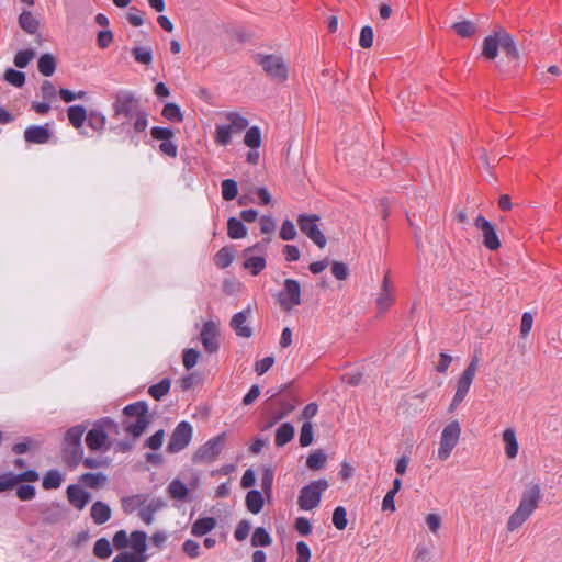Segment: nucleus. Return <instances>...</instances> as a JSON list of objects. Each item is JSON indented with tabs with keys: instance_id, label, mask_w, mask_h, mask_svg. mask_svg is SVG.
I'll return each instance as SVG.
<instances>
[{
	"instance_id": "1",
	"label": "nucleus",
	"mask_w": 562,
	"mask_h": 562,
	"mask_svg": "<svg viewBox=\"0 0 562 562\" xmlns=\"http://www.w3.org/2000/svg\"><path fill=\"white\" fill-rule=\"evenodd\" d=\"M112 110V119L119 125L126 126L135 119L136 130L148 127L149 113L142 109L139 99L131 90L121 89L113 94Z\"/></svg>"
},
{
	"instance_id": "2",
	"label": "nucleus",
	"mask_w": 562,
	"mask_h": 562,
	"mask_svg": "<svg viewBox=\"0 0 562 562\" xmlns=\"http://www.w3.org/2000/svg\"><path fill=\"white\" fill-rule=\"evenodd\" d=\"M540 501L541 488L539 484H529L521 494L518 507L508 518L507 530L515 531L527 521L537 509Z\"/></svg>"
},
{
	"instance_id": "3",
	"label": "nucleus",
	"mask_w": 562,
	"mask_h": 562,
	"mask_svg": "<svg viewBox=\"0 0 562 562\" xmlns=\"http://www.w3.org/2000/svg\"><path fill=\"white\" fill-rule=\"evenodd\" d=\"M119 425L109 417L101 418L93 424V427L86 435V445L92 451H109L112 443L109 435H117Z\"/></svg>"
},
{
	"instance_id": "4",
	"label": "nucleus",
	"mask_w": 562,
	"mask_h": 562,
	"mask_svg": "<svg viewBox=\"0 0 562 562\" xmlns=\"http://www.w3.org/2000/svg\"><path fill=\"white\" fill-rule=\"evenodd\" d=\"M225 117L228 124H217L215 126L214 140L220 146L231 144L233 134H238L248 126V120L237 112H228Z\"/></svg>"
},
{
	"instance_id": "5",
	"label": "nucleus",
	"mask_w": 562,
	"mask_h": 562,
	"mask_svg": "<svg viewBox=\"0 0 562 562\" xmlns=\"http://www.w3.org/2000/svg\"><path fill=\"white\" fill-rule=\"evenodd\" d=\"M255 63L261 66L267 76L277 82L288 79L289 67L283 57L274 54H256Z\"/></svg>"
},
{
	"instance_id": "6",
	"label": "nucleus",
	"mask_w": 562,
	"mask_h": 562,
	"mask_svg": "<svg viewBox=\"0 0 562 562\" xmlns=\"http://www.w3.org/2000/svg\"><path fill=\"white\" fill-rule=\"evenodd\" d=\"M329 483L325 479L312 481L303 486L297 498L299 507L302 510H312L316 508L322 498V494L328 488Z\"/></svg>"
},
{
	"instance_id": "7",
	"label": "nucleus",
	"mask_w": 562,
	"mask_h": 562,
	"mask_svg": "<svg viewBox=\"0 0 562 562\" xmlns=\"http://www.w3.org/2000/svg\"><path fill=\"white\" fill-rule=\"evenodd\" d=\"M226 434L222 432L202 445L193 454L192 461L194 463H212L217 459L223 450Z\"/></svg>"
},
{
	"instance_id": "8",
	"label": "nucleus",
	"mask_w": 562,
	"mask_h": 562,
	"mask_svg": "<svg viewBox=\"0 0 562 562\" xmlns=\"http://www.w3.org/2000/svg\"><path fill=\"white\" fill-rule=\"evenodd\" d=\"M461 435V427L457 420L449 423L442 430L440 437V443L438 448V459L441 461L447 460L454 447L459 442V438Z\"/></svg>"
},
{
	"instance_id": "9",
	"label": "nucleus",
	"mask_w": 562,
	"mask_h": 562,
	"mask_svg": "<svg viewBox=\"0 0 562 562\" xmlns=\"http://www.w3.org/2000/svg\"><path fill=\"white\" fill-rule=\"evenodd\" d=\"M277 301L282 310L289 312L301 304V285L297 280L285 279Z\"/></svg>"
},
{
	"instance_id": "10",
	"label": "nucleus",
	"mask_w": 562,
	"mask_h": 562,
	"mask_svg": "<svg viewBox=\"0 0 562 562\" xmlns=\"http://www.w3.org/2000/svg\"><path fill=\"white\" fill-rule=\"evenodd\" d=\"M193 428L190 423L182 420L173 429L169 442L167 445V451L169 453H177L182 451L189 446L192 440Z\"/></svg>"
},
{
	"instance_id": "11",
	"label": "nucleus",
	"mask_w": 562,
	"mask_h": 562,
	"mask_svg": "<svg viewBox=\"0 0 562 562\" xmlns=\"http://www.w3.org/2000/svg\"><path fill=\"white\" fill-rule=\"evenodd\" d=\"M318 221L319 216L316 214H300L297 217V225L303 234L313 240L319 248H324L327 240L317 225Z\"/></svg>"
},
{
	"instance_id": "12",
	"label": "nucleus",
	"mask_w": 562,
	"mask_h": 562,
	"mask_svg": "<svg viewBox=\"0 0 562 562\" xmlns=\"http://www.w3.org/2000/svg\"><path fill=\"white\" fill-rule=\"evenodd\" d=\"M220 330L214 321H206L201 328L200 340L204 351L212 355L220 349Z\"/></svg>"
},
{
	"instance_id": "13",
	"label": "nucleus",
	"mask_w": 562,
	"mask_h": 562,
	"mask_svg": "<svg viewBox=\"0 0 562 562\" xmlns=\"http://www.w3.org/2000/svg\"><path fill=\"white\" fill-rule=\"evenodd\" d=\"M475 227L481 231L483 237V245L488 250H497L501 247V240L496 233L495 226L486 220L483 215H477L474 221Z\"/></svg>"
},
{
	"instance_id": "14",
	"label": "nucleus",
	"mask_w": 562,
	"mask_h": 562,
	"mask_svg": "<svg viewBox=\"0 0 562 562\" xmlns=\"http://www.w3.org/2000/svg\"><path fill=\"white\" fill-rule=\"evenodd\" d=\"M41 521L45 525H56L65 518V509L60 503L49 502L37 505Z\"/></svg>"
},
{
	"instance_id": "15",
	"label": "nucleus",
	"mask_w": 562,
	"mask_h": 562,
	"mask_svg": "<svg viewBox=\"0 0 562 562\" xmlns=\"http://www.w3.org/2000/svg\"><path fill=\"white\" fill-rule=\"evenodd\" d=\"M250 316V306H247L245 310L233 315L229 326L238 337L250 338L252 336V329L248 325V319Z\"/></svg>"
},
{
	"instance_id": "16",
	"label": "nucleus",
	"mask_w": 562,
	"mask_h": 562,
	"mask_svg": "<svg viewBox=\"0 0 562 562\" xmlns=\"http://www.w3.org/2000/svg\"><path fill=\"white\" fill-rule=\"evenodd\" d=\"M394 300V286L389 274H385L381 284L380 293L376 297L378 311L380 313L386 312L393 304Z\"/></svg>"
},
{
	"instance_id": "17",
	"label": "nucleus",
	"mask_w": 562,
	"mask_h": 562,
	"mask_svg": "<svg viewBox=\"0 0 562 562\" xmlns=\"http://www.w3.org/2000/svg\"><path fill=\"white\" fill-rule=\"evenodd\" d=\"M66 494L68 502L78 510H82L91 501V494L78 484H70Z\"/></svg>"
},
{
	"instance_id": "18",
	"label": "nucleus",
	"mask_w": 562,
	"mask_h": 562,
	"mask_svg": "<svg viewBox=\"0 0 562 562\" xmlns=\"http://www.w3.org/2000/svg\"><path fill=\"white\" fill-rule=\"evenodd\" d=\"M52 137V132L46 125H30L24 131V139L31 144H46Z\"/></svg>"
},
{
	"instance_id": "19",
	"label": "nucleus",
	"mask_w": 562,
	"mask_h": 562,
	"mask_svg": "<svg viewBox=\"0 0 562 562\" xmlns=\"http://www.w3.org/2000/svg\"><path fill=\"white\" fill-rule=\"evenodd\" d=\"M502 33H504V30L497 31L484 38L482 55L486 59L494 60L497 57L498 49L501 48Z\"/></svg>"
},
{
	"instance_id": "20",
	"label": "nucleus",
	"mask_w": 562,
	"mask_h": 562,
	"mask_svg": "<svg viewBox=\"0 0 562 562\" xmlns=\"http://www.w3.org/2000/svg\"><path fill=\"white\" fill-rule=\"evenodd\" d=\"M63 461L69 468H76L83 458L82 445H63Z\"/></svg>"
},
{
	"instance_id": "21",
	"label": "nucleus",
	"mask_w": 562,
	"mask_h": 562,
	"mask_svg": "<svg viewBox=\"0 0 562 562\" xmlns=\"http://www.w3.org/2000/svg\"><path fill=\"white\" fill-rule=\"evenodd\" d=\"M165 506L166 503L161 498H154L139 509L138 516L143 522H145L146 525H151L154 521L155 514Z\"/></svg>"
},
{
	"instance_id": "22",
	"label": "nucleus",
	"mask_w": 562,
	"mask_h": 562,
	"mask_svg": "<svg viewBox=\"0 0 562 562\" xmlns=\"http://www.w3.org/2000/svg\"><path fill=\"white\" fill-rule=\"evenodd\" d=\"M148 501L147 494H134L121 498L122 509L125 514H132L140 509Z\"/></svg>"
},
{
	"instance_id": "23",
	"label": "nucleus",
	"mask_w": 562,
	"mask_h": 562,
	"mask_svg": "<svg viewBox=\"0 0 562 562\" xmlns=\"http://www.w3.org/2000/svg\"><path fill=\"white\" fill-rule=\"evenodd\" d=\"M130 547L135 551L137 557H148L147 550V535L145 531L135 530L130 535Z\"/></svg>"
},
{
	"instance_id": "24",
	"label": "nucleus",
	"mask_w": 562,
	"mask_h": 562,
	"mask_svg": "<svg viewBox=\"0 0 562 562\" xmlns=\"http://www.w3.org/2000/svg\"><path fill=\"white\" fill-rule=\"evenodd\" d=\"M149 422V417L125 419L123 422V428L127 434L138 438L148 427Z\"/></svg>"
},
{
	"instance_id": "25",
	"label": "nucleus",
	"mask_w": 562,
	"mask_h": 562,
	"mask_svg": "<svg viewBox=\"0 0 562 562\" xmlns=\"http://www.w3.org/2000/svg\"><path fill=\"white\" fill-rule=\"evenodd\" d=\"M216 519L214 517H200L191 526V535L194 537H202L216 527Z\"/></svg>"
},
{
	"instance_id": "26",
	"label": "nucleus",
	"mask_w": 562,
	"mask_h": 562,
	"mask_svg": "<svg viewBox=\"0 0 562 562\" xmlns=\"http://www.w3.org/2000/svg\"><path fill=\"white\" fill-rule=\"evenodd\" d=\"M295 429L291 423L281 424L276 430L274 445L277 447L285 446L293 439Z\"/></svg>"
},
{
	"instance_id": "27",
	"label": "nucleus",
	"mask_w": 562,
	"mask_h": 562,
	"mask_svg": "<svg viewBox=\"0 0 562 562\" xmlns=\"http://www.w3.org/2000/svg\"><path fill=\"white\" fill-rule=\"evenodd\" d=\"M91 517L97 525H103L111 518V508L108 504L98 501L91 506Z\"/></svg>"
},
{
	"instance_id": "28",
	"label": "nucleus",
	"mask_w": 562,
	"mask_h": 562,
	"mask_svg": "<svg viewBox=\"0 0 562 562\" xmlns=\"http://www.w3.org/2000/svg\"><path fill=\"white\" fill-rule=\"evenodd\" d=\"M123 413L126 419L149 417L148 406L144 401L128 404L127 406L124 407Z\"/></svg>"
},
{
	"instance_id": "29",
	"label": "nucleus",
	"mask_w": 562,
	"mask_h": 562,
	"mask_svg": "<svg viewBox=\"0 0 562 562\" xmlns=\"http://www.w3.org/2000/svg\"><path fill=\"white\" fill-rule=\"evenodd\" d=\"M501 49L505 53V56L509 61H513L516 64V61L518 60L519 54L516 48L514 38L505 31H504V33H502Z\"/></svg>"
},
{
	"instance_id": "30",
	"label": "nucleus",
	"mask_w": 562,
	"mask_h": 562,
	"mask_svg": "<svg viewBox=\"0 0 562 562\" xmlns=\"http://www.w3.org/2000/svg\"><path fill=\"white\" fill-rule=\"evenodd\" d=\"M503 441L505 443V453L508 458H515L518 453V441L516 432L512 428H507L503 432Z\"/></svg>"
},
{
	"instance_id": "31",
	"label": "nucleus",
	"mask_w": 562,
	"mask_h": 562,
	"mask_svg": "<svg viewBox=\"0 0 562 562\" xmlns=\"http://www.w3.org/2000/svg\"><path fill=\"white\" fill-rule=\"evenodd\" d=\"M168 493L172 499L184 501L189 496L188 486L179 479L172 480L168 485Z\"/></svg>"
},
{
	"instance_id": "32",
	"label": "nucleus",
	"mask_w": 562,
	"mask_h": 562,
	"mask_svg": "<svg viewBox=\"0 0 562 562\" xmlns=\"http://www.w3.org/2000/svg\"><path fill=\"white\" fill-rule=\"evenodd\" d=\"M263 496L260 491L251 490L246 495V507L252 514H259L263 508Z\"/></svg>"
},
{
	"instance_id": "33",
	"label": "nucleus",
	"mask_w": 562,
	"mask_h": 562,
	"mask_svg": "<svg viewBox=\"0 0 562 562\" xmlns=\"http://www.w3.org/2000/svg\"><path fill=\"white\" fill-rule=\"evenodd\" d=\"M63 482L64 475L59 470L53 469L44 474L42 485L44 490H57L61 486Z\"/></svg>"
},
{
	"instance_id": "34",
	"label": "nucleus",
	"mask_w": 562,
	"mask_h": 562,
	"mask_svg": "<svg viewBox=\"0 0 562 562\" xmlns=\"http://www.w3.org/2000/svg\"><path fill=\"white\" fill-rule=\"evenodd\" d=\"M67 116L74 127L80 128L87 120V111L82 105H71L67 109Z\"/></svg>"
},
{
	"instance_id": "35",
	"label": "nucleus",
	"mask_w": 562,
	"mask_h": 562,
	"mask_svg": "<svg viewBox=\"0 0 562 562\" xmlns=\"http://www.w3.org/2000/svg\"><path fill=\"white\" fill-rule=\"evenodd\" d=\"M244 268L249 270L252 276L259 274L266 268V258L260 256L247 255L244 256Z\"/></svg>"
},
{
	"instance_id": "36",
	"label": "nucleus",
	"mask_w": 562,
	"mask_h": 562,
	"mask_svg": "<svg viewBox=\"0 0 562 562\" xmlns=\"http://www.w3.org/2000/svg\"><path fill=\"white\" fill-rule=\"evenodd\" d=\"M19 25L29 34H35L38 30V21L30 11H23L19 16Z\"/></svg>"
},
{
	"instance_id": "37",
	"label": "nucleus",
	"mask_w": 562,
	"mask_h": 562,
	"mask_svg": "<svg viewBox=\"0 0 562 562\" xmlns=\"http://www.w3.org/2000/svg\"><path fill=\"white\" fill-rule=\"evenodd\" d=\"M227 235L232 239L244 238L247 235V228L240 220L229 217L227 221Z\"/></svg>"
},
{
	"instance_id": "38",
	"label": "nucleus",
	"mask_w": 562,
	"mask_h": 562,
	"mask_svg": "<svg viewBox=\"0 0 562 562\" xmlns=\"http://www.w3.org/2000/svg\"><path fill=\"white\" fill-rule=\"evenodd\" d=\"M473 381L460 376L457 390L451 402V407H457L467 396Z\"/></svg>"
},
{
	"instance_id": "39",
	"label": "nucleus",
	"mask_w": 562,
	"mask_h": 562,
	"mask_svg": "<svg viewBox=\"0 0 562 562\" xmlns=\"http://www.w3.org/2000/svg\"><path fill=\"white\" fill-rule=\"evenodd\" d=\"M161 115L172 123H180L183 121V114L180 106L173 102H169L164 105Z\"/></svg>"
},
{
	"instance_id": "40",
	"label": "nucleus",
	"mask_w": 562,
	"mask_h": 562,
	"mask_svg": "<svg viewBox=\"0 0 562 562\" xmlns=\"http://www.w3.org/2000/svg\"><path fill=\"white\" fill-rule=\"evenodd\" d=\"M37 67L43 76L49 77L55 72L56 60L52 54H44L40 57Z\"/></svg>"
},
{
	"instance_id": "41",
	"label": "nucleus",
	"mask_w": 562,
	"mask_h": 562,
	"mask_svg": "<svg viewBox=\"0 0 562 562\" xmlns=\"http://www.w3.org/2000/svg\"><path fill=\"white\" fill-rule=\"evenodd\" d=\"M79 481L87 487L98 488L106 483V476L103 473H85Z\"/></svg>"
},
{
	"instance_id": "42",
	"label": "nucleus",
	"mask_w": 562,
	"mask_h": 562,
	"mask_svg": "<svg viewBox=\"0 0 562 562\" xmlns=\"http://www.w3.org/2000/svg\"><path fill=\"white\" fill-rule=\"evenodd\" d=\"M132 55L138 64L148 66L153 63V49L149 46H136L132 49Z\"/></svg>"
},
{
	"instance_id": "43",
	"label": "nucleus",
	"mask_w": 562,
	"mask_h": 562,
	"mask_svg": "<svg viewBox=\"0 0 562 562\" xmlns=\"http://www.w3.org/2000/svg\"><path fill=\"white\" fill-rule=\"evenodd\" d=\"M171 381L168 378L162 379L158 383L149 386L148 393L151 397L159 401L161 400L170 390Z\"/></svg>"
},
{
	"instance_id": "44",
	"label": "nucleus",
	"mask_w": 562,
	"mask_h": 562,
	"mask_svg": "<svg viewBox=\"0 0 562 562\" xmlns=\"http://www.w3.org/2000/svg\"><path fill=\"white\" fill-rule=\"evenodd\" d=\"M234 260V251L229 247L221 248L214 257V262L217 267L227 268Z\"/></svg>"
},
{
	"instance_id": "45",
	"label": "nucleus",
	"mask_w": 562,
	"mask_h": 562,
	"mask_svg": "<svg viewBox=\"0 0 562 562\" xmlns=\"http://www.w3.org/2000/svg\"><path fill=\"white\" fill-rule=\"evenodd\" d=\"M222 198L232 201L238 195V186L234 179H225L221 183Z\"/></svg>"
},
{
	"instance_id": "46",
	"label": "nucleus",
	"mask_w": 562,
	"mask_h": 562,
	"mask_svg": "<svg viewBox=\"0 0 562 562\" xmlns=\"http://www.w3.org/2000/svg\"><path fill=\"white\" fill-rule=\"evenodd\" d=\"M244 143L251 149H258L261 145V132L258 126H251L246 131Z\"/></svg>"
},
{
	"instance_id": "47",
	"label": "nucleus",
	"mask_w": 562,
	"mask_h": 562,
	"mask_svg": "<svg viewBox=\"0 0 562 562\" xmlns=\"http://www.w3.org/2000/svg\"><path fill=\"white\" fill-rule=\"evenodd\" d=\"M86 431L83 425H77L69 428L64 438V445H81L82 435Z\"/></svg>"
},
{
	"instance_id": "48",
	"label": "nucleus",
	"mask_w": 562,
	"mask_h": 562,
	"mask_svg": "<svg viewBox=\"0 0 562 562\" xmlns=\"http://www.w3.org/2000/svg\"><path fill=\"white\" fill-rule=\"evenodd\" d=\"M272 542V539L268 531L263 527H258L255 529L251 536V546L252 547H268Z\"/></svg>"
},
{
	"instance_id": "49",
	"label": "nucleus",
	"mask_w": 562,
	"mask_h": 562,
	"mask_svg": "<svg viewBox=\"0 0 562 562\" xmlns=\"http://www.w3.org/2000/svg\"><path fill=\"white\" fill-rule=\"evenodd\" d=\"M326 454L322 450H315L307 457L306 467L310 470H321L326 464Z\"/></svg>"
},
{
	"instance_id": "50",
	"label": "nucleus",
	"mask_w": 562,
	"mask_h": 562,
	"mask_svg": "<svg viewBox=\"0 0 562 562\" xmlns=\"http://www.w3.org/2000/svg\"><path fill=\"white\" fill-rule=\"evenodd\" d=\"M93 554L99 559H108L112 554V547L106 538H100L93 546Z\"/></svg>"
},
{
	"instance_id": "51",
	"label": "nucleus",
	"mask_w": 562,
	"mask_h": 562,
	"mask_svg": "<svg viewBox=\"0 0 562 562\" xmlns=\"http://www.w3.org/2000/svg\"><path fill=\"white\" fill-rule=\"evenodd\" d=\"M452 29L461 37H470L475 33L476 26L471 21H461L452 25Z\"/></svg>"
},
{
	"instance_id": "52",
	"label": "nucleus",
	"mask_w": 562,
	"mask_h": 562,
	"mask_svg": "<svg viewBox=\"0 0 562 562\" xmlns=\"http://www.w3.org/2000/svg\"><path fill=\"white\" fill-rule=\"evenodd\" d=\"M333 524L338 530L346 529L348 525L347 512L344 506H337L333 513Z\"/></svg>"
},
{
	"instance_id": "53",
	"label": "nucleus",
	"mask_w": 562,
	"mask_h": 562,
	"mask_svg": "<svg viewBox=\"0 0 562 562\" xmlns=\"http://www.w3.org/2000/svg\"><path fill=\"white\" fill-rule=\"evenodd\" d=\"M4 79L14 87H22L25 82V75L20 70L9 68L4 72Z\"/></svg>"
},
{
	"instance_id": "54",
	"label": "nucleus",
	"mask_w": 562,
	"mask_h": 562,
	"mask_svg": "<svg viewBox=\"0 0 562 562\" xmlns=\"http://www.w3.org/2000/svg\"><path fill=\"white\" fill-rule=\"evenodd\" d=\"M299 441L302 447H308L313 442V424L311 422L307 420L302 425Z\"/></svg>"
},
{
	"instance_id": "55",
	"label": "nucleus",
	"mask_w": 562,
	"mask_h": 562,
	"mask_svg": "<svg viewBox=\"0 0 562 562\" xmlns=\"http://www.w3.org/2000/svg\"><path fill=\"white\" fill-rule=\"evenodd\" d=\"M151 137L156 140L167 142L173 138L175 133L169 127L154 126L150 131Z\"/></svg>"
},
{
	"instance_id": "56",
	"label": "nucleus",
	"mask_w": 562,
	"mask_h": 562,
	"mask_svg": "<svg viewBox=\"0 0 562 562\" xmlns=\"http://www.w3.org/2000/svg\"><path fill=\"white\" fill-rule=\"evenodd\" d=\"M296 237V229L292 221H283L280 229V238L282 240H293Z\"/></svg>"
},
{
	"instance_id": "57",
	"label": "nucleus",
	"mask_w": 562,
	"mask_h": 562,
	"mask_svg": "<svg viewBox=\"0 0 562 562\" xmlns=\"http://www.w3.org/2000/svg\"><path fill=\"white\" fill-rule=\"evenodd\" d=\"M274 473L270 468H265L261 475V488L266 495H270L272 492Z\"/></svg>"
},
{
	"instance_id": "58",
	"label": "nucleus",
	"mask_w": 562,
	"mask_h": 562,
	"mask_svg": "<svg viewBox=\"0 0 562 562\" xmlns=\"http://www.w3.org/2000/svg\"><path fill=\"white\" fill-rule=\"evenodd\" d=\"M33 57L34 52L32 49L19 50L14 56V65L18 68H25Z\"/></svg>"
},
{
	"instance_id": "59",
	"label": "nucleus",
	"mask_w": 562,
	"mask_h": 562,
	"mask_svg": "<svg viewBox=\"0 0 562 562\" xmlns=\"http://www.w3.org/2000/svg\"><path fill=\"white\" fill-rule=\"evenodd\" d=\"M88 119V125L94 131H102L105 127L106 119L102 113L91 112Z\"/></svg>"
},
{
	"instance_id": "60",
	"label": "nucleus",
	"mask_w": 562,
	"mask_h": 562,
	"mask_svg": "<svg viewBox=\"0 0 562 562\" xmlns=\"http://www.w3.org/2000/svg\"><path fill=\"white\" fill-rule=\"evenodd\" d=\"M199 357H200V353L198 350H195L193 348L186 349L183 351V358H182L184 368L187 370L192 369L196 364Z\"/></svg>"
},
{
	"instance_id": "61",
	"label": "nucleus",
	"mask_w": 562,
	"mask_h": 562,
	"mask_svg": "<svg viewBox=\"0 0 562 562\" xmlns=\"http://www.w3.org/2000/svg\"><path fill=\"white\" fill-rule=\"evenodd\" d=\"M373 37L372 27L369 25L363 26L360 32L359 45L362 48H370L373 44Z\"/></svg>"
},
{
	"instance_id": "62",
	"label": "nucleus",
	"mask_w": 562,
	"mask_h": 562,
	"mask_svg": "<svg viewBox=\"0 0 562 562\" xmlns=\"http://www.w3.org/2000/svg\"><path fill=\"white\" fill-rule=\"evenodd\" d=\"M36 490L33 485L23 484L16 487V496L21 501H31L35 497Z\"/></svg>"
},
{
	"instance_id": "63",
	"label": "nucleus",
	"mask_w": 562,
	"mask_h": 562,
	"mask_svg": "<svg viewBox=\"0 0 562 562\" xmlns=\"http://www.w3.org/2000/svg\"><path fill=\"white\" fill-rule=\"evenodd\" d=\"M182 551L191 559H195L200 555V544L198 541L187 539L182 543Z\"/></svg>"
},
{
	"instance_id": "64",
	"label": "nucleus",
	"mask_w": 562,
	"mask_h": 562,
	"mask_svg": "<svg viewBox=\"0 0 562 562\" xmlns=\"http://www.w3.org/2000/svg\"><path fill=\"white\" fill-rule=\"evenodd\" d=\"M148 557H137L136 554L123 551L114 557L112 562H146Z\"/></svg>"
}]
</instances>
